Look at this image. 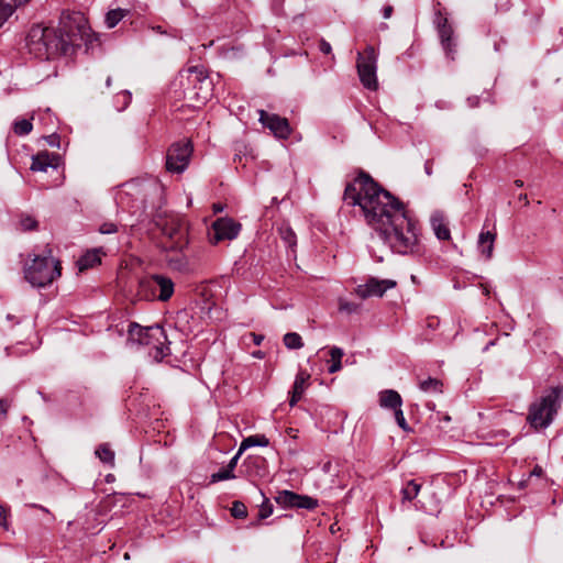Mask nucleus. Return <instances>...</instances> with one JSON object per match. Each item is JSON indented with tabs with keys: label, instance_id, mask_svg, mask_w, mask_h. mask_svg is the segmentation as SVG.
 I'll return each mask as SVG.
<instances>
[{
	"label": "nucleus",
	"instance_id": "1",
	"mask_svg": "<svg viewBox=\"0 0 563 563\" xmlns=\"http://www.w3.org/2000/svg\"><path fill=\"white\" fill-rule=\"evenodd\" d=\"M343 200L349 206H357L379 240L398 254L413 252L418 243L416 222L408 216L405 205L376 183L365 172L349 183Z\"/></svg>",
	"mask_w": 563,
	"mask_h": 563
},
{
	"label": "nucleus",
	"instance_id": "2",
	"mask_svg": "<svg viewBox=\"0 0 563 563\" xmlns=\"http://www.w3.org/2000/svg\"><path fill=\"white\" fill-rule=\"evenodd\" d=\"M90 27L80 12H63L57 27L33 25L26 35V46L34 57L51 60L75 53L89 36Z\"/></svg>",
	"mask_w": 563,
	"mask_h": 563
},
{
	"label": "nucleus",
	"instance_id": "3",
	"mask_svg": "<svg viewBox=\"0 0 563 563\" xmlns=\"http://www.w3.org/2000/svg\"><path fill=\"white\" fill-rule=\"evenodd\" d=\"M30 260L23 267L25 280L35 288L49 286L62 274L60 262L52 255V250L46 246L42 254L29 255Z\"/></svg>",
	"mask_w": 563,
	"mask_h": 563
},
{
	"label": "nucleus",
	"instance_id": "4",
	"mask_svg": "<svg viewBox=\"0 0 563 563\" xmlns=\"http://www.w3.org/2000/svg\"><path fill=\"white\" fill-rule=\"evenodd\" d=\"M563 400V387L555 386L547 389L544 394L529 406L527 421L534 429L548 428L558 413Z\"/></svg>",
	"mask_w": 563,
	"mask_h": 563
},
{
	"label": "nucleus",
	"instance_id": "5",
	"mask_svg": "<svg viewBox=\"0 0 563 563\" xmlns=\"http://www.w3.org/2000/svg\"><path fill=\"white\" fill-rule=\"evenodd\" d=\"M128 341L133 344L153 346L155 350L154 358L157 361L170 354L165 330L158 324L142 327L136 322H130L128 325Z\"/></svg>",
	"mask_w": 563,
	"mask_h": 563
},
{
	"label": "nucleus",
	"instance_id": "6",
	"mask_svg": "<svg viewBox=\"0 0 563 563\" xmlns=\"http://www.w3.org/2000/svg\"><path fill=\"white\" fill-rule=\"evenodd\" d=\"M184 96L197 106L206 104L213 96V81L203 66H192L186 70Z\"/></svg>",
	"mask_w": 563,
	"mask_h": 563
},
{
	"label": "nucleus",
	"instance_id": "7",
	"mask_svg": "<svg viewBox=\"0 0 563 563\" xmlns=\"http://www.w3.org/2000/svg\"><path fill=\"white\" fill-rule=\"evenodd\" d=\"M173 280L161 274H153L140 280L139 295L146 300L167 301L174 294Z\"/></svg>",
	"mask_w": 563,
	"mask_h": 563
},
{
	"label": "nucleus",
	"instance_id": "8",
	"mask_svg": "<svg viewBox=\"0 0 563 563\" xmlns=\"http://www.w3.org/2000/svg\"><path fill=\"white\" fill-rule=\"evenodd\" d=\"M165 236L170 240V249L173 251H183L188 245V228L185 220L177 216L172 214L164 220L157 222Z\"/></svg>",
	"mask_w": 563,
	"mask_h": 563
},
{
	"label": "nucleus",
	"instance_id": "9",
	"mask_svg": "<svg viewBox=\"0 0 563 563\" xmlns=\"http://www.w3.org/2000/svg\"><path fill=\"white\" fill-rule=\"evenodd\" d=\"M356 67L362 85L369 90H376L377 55L373 46H367L363 53L357 54Z\"/></svg>",
	"mask_w": 563,
	"mask_h": 563
},
{
	"label": "nucleus",
	"instance_id": "10",
	"mask_svg": "<svg viewBox=\"0 0 563 563\" xmlns=\"http://www.w3.org/2000/svg\"><path fill=\"white\" fill-rule=\"evenodd\" d=\"M192 154V144L189 140L176 142L166 153V169L170 173H183L189 164Z\"/></svg>",
	"mask_w": 563,
	"mask_h": 563
},
{
	"label": "nucleus",
	"instance_id": "11",
	"mask_svg": "<svg viewBox=\"0 0 563 563\" xmlns=\"http://www.w3.org/2000/svg\"><path fill=\"white\" fill-rule=\"evenodd\" d=\"M241 230V224L232 218H219L211 227L208 233V239L211 244H218L224 240L235 239Z\"/></svg>",
	"mask_w": 563,
	"mask_h": 563
},
{
	"label": "nucleus",
	"instance_id": "12",
	"mask_svg": "<svg viewBox=\"0 0 563 563\" xmlns=\"http://www.w3.org/2000/svg\"><path fill=\"white\" fill-rule=\"evenodd\" d=\"M258 121L267 128L276 137L287 140L291 134V128L286 118L265 110H258Z\"/></svg>",
	"mask_w": 563,
	"mask_h": 563
},
{
	"label": "nucleus",
	"instance_id": "13",
	"mask_svg": "<svg viewBox=\"0 0 563 563\" xmlns=\"http://www.w3.org/2000/svg\"><path fill=\"white\" fill-rule=\"evenodd\" d=\"M276 503L284 508H298L313 510L318 507V499L307 495H299L291 490H282L276 496Z\"/></svg>",
	"mask_w": 563,
	"mask_h": 563
},
{
	"label": "nucleus",
	"instance_id": "14",
	"mask_svg": "<svg viewBox=\"0 0 563 563\" xmlns=\"http://www.w3.org/2000/svg\"><path fill=\"white\" fill-rule=\"evenodd\" d=\"M396 282L393 279H378L369 277L365 284L358 285L355 288V294L361 299L371 297H383L388 289L396 287Z\"/></svg>",
	"mask_w": 563,
	"mask_h": 563
},
{
	"label": "nucleus",
	"instance_id": "15",
	"mask_svg": "<svg viewBox=\"0 0 563 563\" xmlns=\"http://www.w3.org/2000/svg\"><path fill=\"white\" fill-rule=\"evenodd\" d=\"M240 472L251 482L265 478L269 473L267 460L261 455H249L241 464Z\"/></svg>",
	"mask_w": 563,
	"mask_h": 563
},
{
	"label": "nucleus",
	"instance_id": "16",
	"mask_svg": "<svg viewBox=\"0 0 563 563\" xmlns=\"http://www.w3.org/2000/svg\"><path fill=\"white\" fill-rule=\"evenodd\" d=\"M438 33L441 44L446 55L450 56L455 52V42L453 40V29L449 23L448 18L438 14Z\"/></svg>",
	"mask_w": 563,
	"mask_h": 563
},
{
	"label": "nucleus",
	"instance_id": "17",
	"mask_svg": "<svg viewBox=\"0 0 563 563\" xmlns=\"http://www.w3.org/2000/svg\"><path fill=\"white\" fill-rule=\"evenodd\" d=\"M58 161V154L41 152L32 157L30 169L33 172H47L48 167L57 168Z\"/></svg>",
	"mask_w": 563,
	"mask_h": 563
},
{
	"label": "nucleus",
	"instance_id": "18",
	"mask_svg": "<svg viewBox=\"0 0 563 563\" xmlns=\"http://www.w3.org/2000/svg\"><path fill=\"white\" fill-rule=\"evenodd\" d=\"M430 224L439 240L446 241L451 239V232L443 212L434 211L431 214Z\"/></svg>",
	"mask_w": 563,
	"mask_h": 563
},
{
	"label": "nucleus",
	"instance_id": "19",
	"mask_svg": "<svg viewBox=\"0 0 563 563\" xmlns=\"http://www.w3.org/2000/svg\"><path fill=\"white\" fill-rule=\"evenodd\" d=\"M181 252L183 251H176L175 254L167 255L166 262L173 271L190 274L194 272V266Z\"/></svg>",
	"mask_w": 563,
	"mask_h": 563
},
{
	"label": "nucleus",
	"instance_id": "20",
	"mask_svg": "<svg viewBox=\"0 0 563 563\" xmlns=\"http://www.w3.org/2000/svg\"><path fill=\"white\" fill-rule=\"evenodd\" d=\"M379 406L385 409L397 410L402 406V399L398 391L385 389L379 393Z\"/></svg>",
	"mask_w": 563,
	"mask_h": 563
},
{
	"label": "nucleus",
	"instance_id": "21",
	"mask_svg": "<svg viewBox=\"0 0 563 563\" xmlns=\"http://www.w3.org/2000/svg\"><path fill=\"white\" fill-rule=\"evenodd\" d=\"M101 263V251L93 249L81 255L77 262L79 271H86Z\"/></svg>",
	"mask_w": 563,
	"mask_h": 563
},
{
	"label": "nucleus",
	"instance_id": "22",
	"mask_svg": "<svg viewBox=\"0 0 563 563\" xmlns=\"http://www.w3.org/2000/svg\"><path fill=\"white\" fill-rule=\"evenodd\" d=\"M496 234L490 231H482L478 236V250L482 255L489 260L493 255Z\"/></svg>",
	"mask_w": 563,
	"mask_h": 563
},
{
	"label": "nucleus",
	"instance_id": "23",
	"mask_svg": "<svg viewBox=\"0 0 563 563\" xmlns=\"http://www.w3.org/2000/svg\"><path fill=\"white\" fill-rule=\"evenodd\" d=\"M29 0H0V27L13 14L14 10Z\"/></svg>",
	"mask_w": 563,
	"mask_h": 563
},
{
	"label": "nucleus",
	"instance_id": "24",
	"mask_svg": "<svg viewBox=\"0 0 563 563\" xmlns=\"http://www.w3.org/2000/svg\"><path fill=\"white\" fill-rule=\"evenodd\" d=\"M421 484L417 479H409L401 488L402 501H412L419 495Z\"/></svg>",
	"mask_w": 563,
	"mask_h": 563
},
{
	"label": "nucleus",
	"instance_id": "25",
	"mask_svg": "<svg viewBox=\"0 0 563 563\" xmlns=\"http://www.w3.org/2000/svg\"><path fill=\"white\" fill-rule=\"evenodd\" d=\"M269 444L268 438L264 434L250 435L242 440L240 445V453L252 446H267Z\"/></svg>",
	"mask_w": 563,
	"mask_h": 563
},
{
	"label": "nucleus",
	"instance_id": "26",
	"mask_svg": "<svg viewBox=\"0 0 563 563\" xmlns=\"http://www.w3.org/2000/svg\"><path fill=\"white\" fill-rule=\"evenodd\" d=\"M96 456L104 464L114 465V452L108 443H101L95 451Z\"/></svg>",
	"mask_w": 563,
	"mask_h": 563
},
{
	"label": "nucleus",
	"instance_id": "27",
	"mask_svg": "<svg viewBox=\"0 0 563 563\" xmlns=\"http://www.w3.org/2000/svg\"><path fill=\"white\" fill-rule=\"evenodd\" d=\"M128 11L123 9L110 10L106 15V24L109 29H113L126 15Z\"/></svg>",
	"mask_w": 563,
	"mask_h": 563
},
{
	"label": "nucleus",
	"instance_id": "28",
	"mask_svg": "<svg viewBox=\"0 0 563 563\" xmlns=\"http://www.w3.org/2000/svg\"><path fill=\"white\" fill-rule=\"evenodd\" d=\"M284 344L289 350H298L303 346L301 336L296 332H288L284 335Z\"/></svg>",
	"mask_w": 563,
	"mask_h": 563
},
{
	"label": "nucleus",
	"instance_id": "29",
	"mask_svg": "<svg viewBox=\"0 0 563 563\" xmlns=\"http://www.w3.org/2000/svg\"><path fill=\"white\" fill-rule=\"evenodd\" d=\"M419 387L426 393H440L442 383L437 378L429 377L424 380H421Z\"/></svg>",
	"mask_w": 563,
	"mask_h": 563
},
{
	"label": "nucleus",
	"instance_id": "30",
	"mask_svg": "<svg viewBox=\"0 0 563 563\" xmlns=\"http://www.w3.org/2000/svg\"><path fill=\"white\" fill-rule=\"evenodd\" d=\"M131 100H132L131 92L129 90H124V91L119 92L114 97V104L119 111H123L128 108Z\"/></svg>",
	"mask_w": 563,
	"mask_h": 563
},
{
	"label": "nucleus",
	"instance_id": "31",
	"mask_svg": "<svg viewBox=\"0 0 563 563\" xmlns=\"http://www.w3.org/2000/svg\"><path fill=\"white\" fill-rule=\"evenodd\" d=\"M310 378V374L305 371H300L295 378L292 388L296 389V394L303 395L306 389V383Z\"/></svg>",
	"mask_w": 563,
	"mask_h": 563
},
{
	"label": "nucleus",
	"instance_id": "32",
	"mask_svg": "<svg viewBox=\"0 0 563 563\" xmlns=\"http://www.w3.org/2000/svg\"><path fill=\"white\" fill-rule=\"evenodd\" d=\"M32 123L27 119H21L14 122V133L18 135H26L32 131Z\"/></svg>",
	"mask_w": 563,
	"mask_h": 563
},
{
	"label": "nucleus",
	"instance_id": "33",
	"mask_svg": "<svg viewBox=\"0 0 563 563\" xmlns=\"http://www.w3.org/2000/svg\"><path fill=\"white\" fill-rule=\"evenodd\" d=\"M231 515L236 519H244L247 516V508L242 501L235 500L231 507Z\"/></svg>",
	"mask_w": 563,
	"mask_h": 563
},
{
	"label": "nucleus",
	"instance_id": "34",
	"mask_svg": "<svg viewBox=\"0 0 563 563\" xmlns=\"http://www.w3.org/2000/svg\"><path fill=\"white\" fill-rule=\"evenodd\" d=\"M233 478H235V474L231 473L230 470H228L227 467H223L210 476V483L214 484V483H218L221 481L233 479Z\"/></svg>",
	"mask_w": 563,
	"mask_h": 563
},
{
	"label": "nucleus",
	"instance_id": "35",
	"mask_svg": "<svg viewBox=\"0 0 563 563\" xmlns=\"http://www.w3.org/2000/svg\"><path fill=\"white\" fill-rule=\"evenodd\" d=\"M360 308H361L360 303L347 301L345 299H340L339 300V310L341 312H345L347 314H352V313L358 312Z\"/></svg>",
	"mask_w": 563,
	"mask_h": 563
},
{
	"label": "nucleus",
	"instance_id": "36",
	"mask_svg": "<svg viewBox=\"0 0 563 563\" xmlns=\"http://www.w3.org/2000/svg\"><path fill=\"white\" fill-rule=\"evenodd\" d=\"M22 231H31L37 228V221L31 216H23L20 220Z\"/></svg>",
	"mask_w": 563,
	"mask_h": 563
},
{
	"label": "nucleus",
	"instance_id": "37",
	"mask_svg": "<svg viewBox=\"0 0 563 563\" xmlns=\"http://www.w3.org/2000/svg\"><path fill=\"white\" fill-rule=\"evenodd\" d=\"M394 416H395V420H396L397 424L399 426V428H401L404 431L410 430V428L406 421V418L404 416V411H402L401 407L394 411Z\"/></svg>",
	"mask_w": 563,
	"mask_h": 563
},
{
	"label": "nucleus",
	"instance_id": "38",
	"mask_svg": "<svg viewBox=\"0 0 563 563\" xmlns=\"http://www.w3.org/2000/svg\"><path fill=\"white\" fill-rule=\"evenodd\" d=\"M273 514V506L268 503V499H265L261 506L258 511L260 519H266Z\"/></svg>",
	"mask_w": 563,
	"mask_h": 563
},
{
	"label": "nucleus",
	"instance_id": "39",
	"mask_svg": "<svg viewBox=\"0 0 563 563\" xmlns=\"http://www.w3.org/2000/svg\"><path fill=\"white\" fill-rule=\"evenodd\" d=\"M117 231H118V227H117V224H114L112 222H104L99 228V232L101 234H112V233H115Z\"/></svg>",
	"mask_w": 563,
	"mask_h": 563
},
{
	"label": "nucleus",
	"instance_id": "40",
	"mask_svg": "<svg viewBox=\"0 0 563 563\" xmlns=\"http://www.w3.org/2000/svg\"><path fill=\"white\" fill-rule=\"evenodd\" d=\"M9 407V401L7 399L0 398V421L7 418Z\"/></svg>",
	"mask_w": 563,
	"mask_h": 563
},
{
	"label": "nucleus",
	"instance_id": "41",
	"mask_svg": "<svg viewBox=\"0 0 563 563\" xmlns=\"http://www.w3.org/2000/svg\"><path fill=\"white\" fill-rule=\"evenodd\" d=\"M344 355V352L341 347H338V346H333L331 350H330V356H331V360L332 361H341L342 357Z\"/></svg>",
	"mask_w": 563,
	"mask_h": 563
},
{
	"label": "nucleus",
	"instance_id": "42",
	"mask_svg": "<svg viewBox=\"0 0 563 563\" xmlns=\"http://www.w3.org/2000/svg\"><path fill=\"white\" fill-rule=\"evenodd\" d=\"M319 51L325 55H329L332 53V47H331V44L325 41L324 38H321L319 41Z\"/></svg>",
	"mask_w": 563,
	"mask_h": 563
},
{
	"label": "nucleus",
	"instance_id": "43",
	"mask_svg": "<svg viewBox=\"0 0 563 563\" xmlns=\"http://www.w3.org/2000/svg\"><path fill=\"white\" fill-rule=\"evenodd\" d=\"M241 455H242V453H240V449H239L238 452L235 453V455L229 461L228 465L225 466L228 470H230L231 473H234V470L238 465V462H239V459Z\"/></svg>",
	"mask_w": 563,
	"mask_h": 563
},
{
	"label": "nucleus",
	"instance_id": "44",
	"mask_svg": "<svg viewBox=\"0 0 563 563\" xmlns=\"http://www.w3.org/2000/svg\"><path fill=\"white\" fill-rule=\"evenodd\" d=\"M46 141L51 147H59V135L56 133H53L46 137Z\"/></svg>",
	"mask_w": 563,
	"mask_h": 563
},
{
	"label": "nucleus",
	"instance_id": "45",
	"mask_svg": "<svg viewBox=\"0 0 563 563\" xmlns=\"http://www.w3.org/2000/svg\"><path fill=\"white\" fill-rule=\"evenodd\" d=\"M284 239L287 241L289 246L296 245V235L291 229H287Z\"/></svg>",
	"mask_w": 563,
	"mask_h": 563
},
{
	"label": "nucleus",
	"instance_id": "46",
	"mask_svg": "<svg viewBox=\"0 0 563 563\" xmlns=\"http://www.w3.org/2000/svg\"><path fill=\"white\" fill-rule=\"evenodd\" d=\"M394 7L390 4L384 5L382 9V14L384 19H389L393 15Z\"/></svg>",
	"mask_w": 563,
	"mask_h": 563
},
{
	"label": "nucleus",
	"instance_id": "47",
	"mask_svg": "<svg viewBox=\"0 0 563 563\" xmlns=\"http://www.w3.org/2000/svg\"><path fill=\"white\" fill-rule=\"evenodd\" d=\"M341 368H342L341 361H338V362L332 361V364L329 366L328 371H329V373L333 374V373L339 372Z\"/></svg>",
	"mask_w": 563,
	"mask_h": 563
},
{
	"label": "nucleus",
	"instance_id": "48",
	"mask_svg": "<svg viewBox=\"0 0 563 563\" xmlns=\"http://www.w3.org/2000/svg\"><path fill=\"white\" fill-rule=\"evenodd\" d=\"M301 397L302 395L296 394V389L292 388L289 405L294 407L301 399Z\"/></svg>",
	"mask_w": 563,
	"mask_h": 563
},
{
	"label": "nucleus",
	"instance_id": "49",
	"mask_svg": "<svg viewBox=\"0 0 563 563\" xmlns=\"http://www.w3.org/2000/svg\"><path fill=\"white\" fill-rule=\"evenodd\" d=\"M470 108H476L479 104V98L477 96L468 97L466 100Z\"/></svg>",
	"mask_w": 563,
	"mask_h": 563
},
{
	"label": "nucleus",
	"instance_id": "50",
	"mask_svg": "<svg viewBox=\"0 0 563 563\" xmlns=\"http://www.w3.org/2000/svg\"><path fill=\"white\" fill-rule=\"evenodd\" d=\"M250 336L252 338V341L255 345H261L264 340V335L254 332L250 333Z\"/></svg>",
	"mask_w": 563,
	"mask_h": 563
},
{
	"label": "nucleus",
	"instance_id": "51",
	"mask_svg": "<svg viewBox=\"0 0 563 563\" xmlns=\"http://www.w3.org/2000/svg\"><path fill=\"white\" fill-rule=\"evenodd\" d=\"M542 475H543V468L539 465H536L530 473V476L541 477Z\"/></svg>",
	"mask_w": 563,
	"mask_h": 563
},
{
	"label": "nucleus",
	"instance_id": "52",
	"mask_svg": "<svg viewBox=\"0 0 563 563\" xmlns=\"http://www.w3.org/2000/svg\"><path fill=\"white\" fill-rule=\"evenodd\" d=\"M432 165H433V161L432 159H427L426 163H424V172L428 176H431L432 175Z\"/></svg>",
	"mask_w": 563,
	"mask_h": 563
},
{
	"label": "nucleus",
	"instance_id": "53",
	"mask_svg": "<svg viewBox=\"0 0 563 563\" xmlns=\"http://www.w3.org/2000/svg\"><path fill=\"white\" fill-rule=\"evenodd\" d=\"M5 518H7V511L2 506H0V527L4 526Z\"/></svg>",
	"mask_w": 563,
	"mask_h": 563
},
{
	"label": "nucleus",
	"instance_id": "54",
	"mask_svg": "<svg viewBox=\"0 0 563 563\" xmlns=\"http://www.w3.org/2000/svg\"><path fill=\"white\" fill-rule=\"evenodd\" d=\"M26 506H27V507H31V508L40 509V510H42L43 512L51 515L49 510H48L47 508H45L44 506H42V505H37V504H27Z\"/></svg>",
	"mask_w": 563,
	"mask_h": 563
},
{
	"label": "nucleus",
	"instance_id": "55",
	"mask_svg": "<svg viewBox=\"0 0 563 563\" xmlns=\"http://www.w3.org/2000/svg\"><path fill=\"white\" fill-rule=\"evenodd\" d=\"M26 506H27V507H31V508L40 509V510H42L43 512L51 515L49 510H48L47 508H45L44 506H42V505H37V504H27Z\"/></svg>",
	"mask_w": 563,
	"mask_h": 563
},
{
	"label": "nucleus",
	"instance_id": "56",
	"mask_svg": "<svg viewBox=\"0 0 563 563\" xmlns=\"http://www.w3.org/2000/svg\"><path fill=\"white\" fill-rule=\"evenodd\" d=\"M286 432H287V434H288L289 437H291L292 439H296V438H297V433H298V430H297V429L288 428Z\"/></svg>",
	"mask_w": 563,
	"mask_h": 563
},
{
	"label": "nucleus",
	"instance_id": "57",
	"mask_svg": "<svg viewBox=\"0 0 563 563\" xmlns=\"http://www.w3.org/2000/svg\"><path fill=\"white\" fill-rule=\"evenodd\" d=\"M415 506H416L417 509H421V510H423L426 512H430L420 500H418Z\"/></svg>",
	"mask_w": 563,
	"mask_h": 563
},
{
	"label": "nucleus",
	"instance_id": "58",
	"mask_svg": "<svg viewBox=\"0 0 563 563\" xmlns=\"http://www.w3.org/2000/svg\"><path fill=\"white\" fill-rule=\"evenodd\" d=\"M112 84V78L109 76L106 80V86L109 88Z\"/></svg>",
	"mask_w": 563,
	"mask_h": 563
},
{
	"label": "nucleus",
	"instance_id": "59",
	"mask_svg": "<svg viewBox=\"0 0 563 563\" xmlns=\"http://www.w3.org/2000/svg\"><path fill=\"white\" fill-rule=\"evenodd\" d=\"M515 184H516V186H517V187H522V186H523V181H522V180H520V179H517V180L515 181Z\"/></svg>",
	"mask_w": 563,
	"mask_h": 563
},
{
	"label": "nucleus",
	"instance_id": "60",
	"mask_svg": "<svg viewBox=\"0 0 563 563\" xmlns=\"http://www.w3.org/2000/svg\"><path fill=\"white\" fill-rule=\"evenodd\" d=\"M254 356H256V357H260V358H261V357H263V353H262L261 351L255 352V353H254Z\"/></svg>",
	"mask_w": 563,
	"mask_h": 563
},
{
	"label": "nucleus",
	"instance_id": "61",
	"mask_svg": "<svg viewBox=\"0 0 563 563\" xmlns=\"http://www.w3.org/2000/svg\"><path fill=\"white\" fill-rule=\"evenodd\" d=\"M238 159L241 161V155L240 154H235V156H234V162H236Z\"/></svg>",
	"mask_w": 563,
	"mask_h": 563
},
{
	"label": "nucleus",
	"instance_id": "62",
	"mask_svg": "<svg viewBox=\"0 0 563 563\" xmlns=\"http://www.w3.org/2000/svg\"><path fill=\"white\" fill-rule=\"evenodd\" d=\"M490 345H494V341H490V342L485 346V349H484V350H485V351H486V350H488V347H489Z\"/></svg>",
	"mask_w": 563,
	"mask_h": 563
},
{
	"label": "nucleus",
	"instance_id": "63",
	"mask_svg": "<svg viewBox=\"0 0 563 563\" xmlns=\"http://www.w3.org/2000/svg\"><path fill=\"white\" fill-rule=\"evenodd\" d=\"M380 29H387V24L386 23H382L380 24Z\"/></svg>",
	"mask_w": 563,
	"mask_h": 563
},
{
	"label": "nucleus",
	"instance_id": "64",
	"mask_svg": "<svg viewBox=\"0 0 563 563\" xmlns=\"http://www.w3.org/2000/svg\"><path fill=\"white\" fill-rule=\"evenodd\" d=\"M214 210L218 212V211H221L222 210V207H214Z\"/></svg>",
	"mask_w": 563,
	"mask_h": 563
}]
</instances>
